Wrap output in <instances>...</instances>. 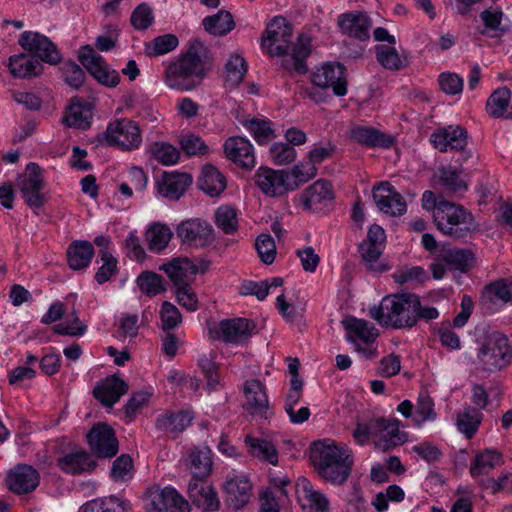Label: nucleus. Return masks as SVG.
I'll use <instances>...</instances> for the list:
<instances>
[{
  "instance_id": "nucleus-1",
  "label": "nucleus",
  "mask_w": 512,
  "mask_h": 512,
  "mask_svg": "<svg viewBox=\"0 0 512 512\" xmlns=\"http://www.w3.org/2000/svg\"><path fill=\"white\" fill-rule=\"evenodd\" d=\"M293 28L283 17H274L268 24L261 38V46L272 57L286 56L282 66L287 71L304 74L308 71L305 59L311 52V40L301 34L297 42L290 47Z\"/></svg>"
},
{
  "instance_id": "nucleus-2",
  "label": "nucleus",
  "mask_w": 512,
  "mask_h": 512,
  "mask_svg": "<svg viewBox=\"0 0 512 512\" xmlns=\"http://www.w3.org/2000/svg\"><path fill=\"white\" fill-rule=\"evenodd\" d=\"M211 66L208 49L199 40H194L186 52L169 63L163 80L171 89L191 91L201 84Z\"/></svg>"
},
{
  "instance_id": "nucleus-3",
  "label": "nucleus",
  "mask_w": 512,
  "mask_h": 512,
  "mask_svg": "<svg viewBox=\"0 0 512 512\" xmlns=\"http://www.w3.org/2000/svg\"><path fill=\"white\" fill-rule=\"evenodd\" d=\"M310 460L319 476L333 485L346 482L353 466L351 452L332 440L314 442L310 448Z\"/></svg>"
},
{
  "instance_id": "nucleus-4",
  "label": "nucleus",
  "mask_w": 512,
  "mask_h": 512,
  "mask_svg": "<svg viewBox=\"0 0 512 512\" xmlns=\"http://www.w3.org/2000/svg\"><path fill=\"white\" fill-rule=\"evenodd\" d=\"M419 305V297L412 293L385 296L378 307L370 309V315L380 325L394 329L415 326L414 313Z\"/></svg>"
},
{
  "instance_id": "nucleus-5",
  "label": "nucleus",
  "mask_w": 512,
  "mask_h": 512,
  "mask_svg": "<svg viewBox=\"0 0 512 512\" xmlns=\"http://www.w3.org/2000/svg\"><path fill=\"white\" fill-rule=\"evenodd\" d=\"M434 222L443 234L455 239L464 238L470 232L473 216L463 206L453 202H441L433 213Z\"/></svg>"
},
{
  "instance_id": "nucleus-6",
  "label": "nucleus",
  "mask_w": 512,
  "mask_h": 512,
  "mask_svg": "<svg viewBox=\"0 0 512 512\" xmlns=\"http://www.w3.org/2000/svg\"><path fill=\"white\" fill-rule=\"evenodd\" d=\"M147 512H190V505L175 489L148 487L143 494Z\"/></svg>"
},
{
  "instance_id": "nucleus-7",
  "label": "nucleus",
  "mask_w": 512,
  "mask_h": 512,
  "mask_svg": "<svg viewBox=\"0 0 512 512\" xmlns=\"http://www.w3.org/2000/svg\"><path fill=\"white\" fill-rule=\"evenodd\" d=\"M98 141H105L109 146H118L123 150L138 148L141 144L139 127L129 119H120L110 123L106 131L98 136Z\"/></svg>"
},
{
  "instance_id": "nucleus-8",
  "label": "nucleus",
  "mask_w": 512,
  "mask_h": 512,
  "mask_svg": "<svg viewBox=\"0 0 512 512\" xmlns=\"http://www.w3.org/2000/svg\"><path fill=\"white\" fill-rule=\"evenodd\" d=\"M512 357L508 339L501 333H492L482 343L478 358L488 371L505 367Z\"/></svg>"
},
{
  "instance_id": "nucleus-9",
  "label": "nucleus",
  "mask_w": 512,
  "mask_h": 512,
  "mask_svg": "<svg viewBox=\"0 0 512 512\" xmlns=\"http://www.w3.org/2000/svg\"><path fill=\"white\" fill-rule=\"evenodd\" d=\"M255 328L256 324L246 318L225 319L210 329V335L224 343L240 345L248 342Z\"/></svg>"
},
{
  "instance_id": "nucleus-10",
  "label": "nucleus",
  "mask_w": 512,
  "mask_h": 512,
  "mask_svg": "<svg viewBox=\"0 0 512 512\" xmlns=\"http://www.w3.org/2000/svg\"><path fill=\"white\" fill-rule=\"evenodd\" d=\"M18 44L31 56L45 63L57 65L61 62V54L56 45L39 32H23L18 39Z\"/></svg>"
},
{
  "instance_id": "nucleus-11",
  "label": "nucleus",
  "mask_w": 512,
  "mask_h": 512,
  "mask_svg": "<svg viewBox=\"0 0 512 512\" xmlns=\"http://www.w3.org/2000/svg\"><path fill=\"white\" fill-rule=\"evenodd\" d=\"M78 59L100 84L110 88L116 87L119 84V73L111 69L103 57L97 54L90 45H85L81 48Z\"/></svg>"
},
{
  "instance_id": "nucleus-12",
  "label": "nucleus",
  "mask_w": 512,
  "mask_h": 512,
  "mask_svg": "<svg viewBox=\"0 0 512 512\" xmlns=\"http://www.w3.org/2000/svg\"><path fill=\"white\" fill-rule=\"evenodd\" d=\"M176 233L182 243L196 248H204L214 240L212 226L199 218L182 221L177 226Z\"/></svg>"
},
{
  "instance_id": "nucleus-13",
  "label": "nucleus",
  "mask_w": 512,
  "mask_h": 512,
  "mask_svg": "<svg viewBox=\"0 0 512 512\" xmlns=\"http://www.w3.org/2000/svg\"><path fill=\"white\" fill-rule=\"evenodd\" d=\"M257 187L270 197L282 196L287 191L296 189V184H288V172L285 170H274L269 167H260L254 175Z\"/></svg>"
},
{
  "instance_id": "nucleus-14",
  "label": "nucleus",
  "mask_w": 512,
  "mask_h": 512,
  "mask_svg": "<svg viewBox=\"0 0 512 512\" xmlns=\"http://www.w3.org/2000/svg\"><path fill=\"white\" fill-rule=\"evenodd\" d=\"M91 451L99 458H111L118 452V440L114 430L105 423H99L87 434Z\"/></svg>"
},
{
  "instance_id": "nucleus-15",
  "label": "nucleus",
  "mask_w": 512,
  "mask_h": 512,
  "mask_svg": "<svg viewBox=\"0 0 512 512\" xmlns=\"http://www.w3.org/2000/svg\"><path fill=\"white\" fill-rule=\"evenodd\" d=\"M373 199L378 209L390 216H401L407 205L400 193L387 181L380 182L373 188Z\"/></svg>"
},
{
  "instance_id": "nucleus-16",
  "label": "nucleus",
  "mask_w": 512,
  "mask_h": 512,
  "mask_svg": "<svg viewBox=\"0 0 512 512\" xmlns=\"http://www.w3.org/2000/svg\"><path fill=\"white\" fill-rule=\"evenodd\" d=\"M373 442L376 448L384 452L403 444L405 435L399 431V421L383 417L374 418Z\"/></svg>"
},
{
  "instance_id": "nucleus-17",
  "label": "nucleus",
  "mask_w": 512,
  "mask_h": 512,
  "mask_svg": "<svg viewBox=\"0 0 512 512\" xmlns=\"http://www.w3.org/2000/svg\"><path fill=\"white\" fill-rule=\"evenodd\" d=\"M344 72L345 67L340 63L324 64L313 73L312 82L321 88L331 87L335 95L344 96L347 92Z\"/></svg>"
},
{
  "instance_id": "nucleus-18",
  "label": "nucleus",
  "mask_w": 512,
  "mask_h": 512,
  "mask_svg": "<svg viewBox=\"0 0 512 512\" xmlns=\"http://www.w3.org/2000/svg\"><path fill=\"white\" fill-rule=\"evenodd\" d=\"M39 479L37 470L32 466L21 464L9 470L5 483L11 492L21 495L35 490L39 484Z\"/></svg>"
},
{
  "instance_id": "nucleus-19",
  "label": "nucleus",
  "mask_w": 512,
  "mask_h": 512,
  "mask_svg": "<svg viewBox=\"0 0 512 512\" xmlns=\"http://www.w3.org/2000/svg\"><path fill=\"white\" fill-rule=\"evenodd\" d=\"M430 141L440 152L464 151L467 146V132L461 126H447L431 134Z\"/></svg>"
},
{
  "instance_id": "nucleus-20",
  "label": "nucleus",
  "mask_w": 512,
  "mask_h": 512,
  "mask_svg": "<svg viewBox=\"0 0 512 512\" xmlns=\"http://www.w3.org/2000/svg\"><path fill=\"white\" fill-rule=\"evenodd\" d=\"M191 502L203 512H212L219 509V499L214 488L205 483L204 479H192L187 488Z\"/></svg>"
},
{
  "instance_id": "nucleus-21",
  "label": "nucleus",
  "mask_w": 512,
  "mask_h": 512,
  "mask_svg": "<svg viewBox=\"0 0 512 512\" xmlns=\"http://www.w3.org/2000/svg\"><path fill=\"white\" fill-rule=\"evenodd\" d=\"M224 152L228 159L244 169L255 166L253 146L249 140L240 136L230 137L225 141Z\"/></svg>"
},
{
  "instance_id": "nucleus-22",
  "label": "nucleus",
  "mask_w": 512,
  "mask_h": 512,
  "mask_svg": "<svg viewBox=\"0 0 512 512\" xmlns=\"http://www.w3.org/2000/svg\"><path fill=\"white\" fill-rule=\"evenodd\" d=\"M333 199L332 186L325 180L314 182L301 195L304 209L313 212L321 211Z\"/></svg>"
},
{
  "instance_id": "nucleus-23",
  "label": "nucleus",
  "mask_w": 512,
  "mask_h": 512,
  "mask_svg": "<svg viewBox=\"0 0 512 512\" xmlns=\"http://www.w3.org/2000/svg\"><path fill=\"white\" fill-rule=\"evenodd\" d=\"M191 184L192 177L188 173L164 172L157 182V190L169 200H179Z\"/></svg>"
},
{
  "instance_id": "nucleus-24",
  "label": "nucleus",
  "mask_w": 512,
  "mask_h": 512,
  "mask_svg": "<svg viewBox=\"0 0 512 512\" xmlns=\"http://www.w3.org/2000/svg\"><path fill=\"white\" fill-rule=\"evenodd\" d=\"M338 25L343 34L360 41L369 39L371 20L366 13L350 12L339 17Z\"/></svg>"
},
{
  "instance_id": "nucleus-25",
  "label": "nucleus",
  "mask_w": 512,
  "mask_h": 512,
  "mask_svg": "<svg viewBox=\"0 0 512 512\" xmlns=\"http://www.w3.org/2000/svg\"><path fill=\"white\" fill-rule=\"evenodd\" d=\"M176 288L190 285L198 272V267L188 258H176L160 267Z\"/></svg>"
},
{
  "instance_id": "nucleus-26",
  "label": "nucleus",
  "mask_w": 512,
  "mask_h": 512,
  "mask_svg": "<svg viewBox=\"0 0 512 512\" xmlns=\"http://www.w3.org/2000/svg\"><path fill=\"white\" fill-rule=\"evenodd\" d=\"M297 494L305 512H328V499L320 491L315 490L306 478L298 480Z\"/></svg>"
},
{
  "instance_id": "nucleus-27",
  "label": "nucleus",
  "mask_w": 512,
  "mask_h": 512,
  "mask_svg": "<svg viewBox=\"0 0 512 512\" xmlns=\"http://www.w3.org/2000/svg\"><path fill=\"white\" fill-rule=\"evenodd\" d=\"M245 402L243 409L252 417L267 419L269 400L264 386H244Z\"/></svg>"
},
{
  "instance_id": "nucleus-28",
  "label": "nucleus",
  "mask_w": 512,
  "mask_h": 512,
  "mask_svg": "<svg viewBox=\"0 0 512 512\" xmlns=\"http://www.w3.org/2000/svg\"><path fill=\"white\" fill-rule=\"evenodd\" d=\"M227 494L226 502L235 510L244 507L251 496L252 485L244 476H236L228 479L224 485Z\"/></svg>"
},
{
  "instance_id": "nucleus-29",
  "label": "nucleus",
  "mask_w": 512,
  "mask_h": 512,
  "mask_svg": "<svg viewBox=\"0 0 512 512\" xmlns=\"http://www.w3.org/2000/svg\"><path fill=\"white\" fill-rule=\"evenodd\" d=\"M352 140L368 147L389 148L394 144V138L369 126H353L349 130Z\"/></svg>"
},
{
  "instance_id": "nucleus-30",
  "label": "nucleus",
  "mask_w": 512,
  "mask_h": 512,
  "mask_svg": "<svg viewBox=\"0 0 512 512\" xmlns=\"http://www.w3.org/2000/svg\"><path fill=\"white\" fill-rule=\"evenodd\" d=\"M192 419L193 415L188 411H166L158 416L155 427L161 432L177 436L191 424Z\"/></svg>"
},
{
  "instance_id": "nucleus-31",
  "label": "nucleus",
  "mask_w": 512,
  "mask_h": 512,
  "mask_svg": "<svg viewBox=\"0 0 512 512\" xmlns=\"http://www.w3.org/2000/svg\"><path fill=\"white\" fill-rule=\"evenodd\" d=\"M187 467L192 472L193 479H205L212 471L211 450L207 446L193 447L188 452Z\"/></svg>"
},
{
  "instance_id": "nucleus-32",
  "label": "nucleus",
  "mask_w": 512,
  "mask_h": 512,
  "mask_svg": "<svg viewBox=\"0 0 512 512\" xmlns=\"http://www.w3.org/2000/svg\"><path fill=\"white\" fill-rule=\"evenodd\" d=\"M57 464L63 471L71 474L90 472L96 467V461L85 450L68 453L59 458Z\"/></svg>"
},
{
  "instance_id": "nucleus-33",
  "label": "nucleus",
  "mask_w": 512,
  "mask_h": 512,
  "mask_svg": "<svg viewBox=\"0 0 512 512\" xmlns=\"http://www.w3.org/2000/svg\"><path fill=\"white\" fill-rule=\"evenodd\" d=\"M43 65L37 58L24 53L9 58V70L14 77L31 78L43 72Z\"/></svg>"
},
{
  "instance_id": "nucleus-34",
  "label": "nucleus",
  "mask_w": 512,
  "mask_h": 512,
  "mask_svg": "<svg viewBox=\"0 0 512 512\" xmlns=\"http://www.w3.org/2000/svg\"><path fill=\"white\" fill-rule=\"evenodd\" d=\"M66 255L69 267L81 270L90 264L94 256V247L89 241L76 240L69 245Z\"/></svg>"
},
{
  "instance_id": "nucleus-35",
  "label": "nucleus",
  "mask_w": 512,
  "mask_h": 512,
  "mask_svg": "<svg viewBox=\"0 0 512 512\" xmlns=\"http://www.w3.org/2000/svg\"><path fill=\"white\" fill-rule=\"evenodd\" d=\"M503 455L496 449L487 448L475 454L469 473L472 477L488 474L495 467L503 464Z\"/></svg>"
},
{
  "instance_id": "nucleus-36",
  "label": "nucleus",
  "mask_w": 512,
  "mask_h": 512,
  "mask_svg": "<svg viewBox=\"0 0 512 512\" xmlns=\"http://www.w3.org/2000/svg\"><path fill=\"white\" fill-rule=\"evenodd\" d=\"M439 259L450 270H458L462 273L472 268L475 257L468 249H442Z\"/></svg>"
},
{
  "instance_id": "nucleus-37",
  "label": "nucleus",
  "mask_w": 512,
  "mask_h": 512,
  "mask_svg": "<svg viewBox=\"0 0 512 512\" xmlns=\"http://www.w3.org/2000/svg\"><path fill=\"white\" fill-rule=\"evenodd\" d=\"M460 172L451 167L441 166L434 175L436 185L446 195H453L467 189L466 183L460 178Z\"/></svg>"
},
{
  "instance_id": "nucleus-38",
  "label": "nucleus",
  "mask_w": 512,
  "mask_h": 512,
  "mask_svg": "<svg viewBox=\"0 0 512 512\" xmlns=\"http://www.w3.org/2000/svg\"><path fill=\"white\" fill-rule=\"evenodd\" d=\"M244 443L248 448L249 455L262 461H268L272 465H277V450L271 442L247 434Z\"/></svg>"
},
{
  "instance_id": "nucleus-39",
  "label": "nucleus",
  "mask_w": 512,
  "mask_h": 512,
  "mask_svg": "<svg viewBox=\"0 0 512 512\" xmlns=\"http://www.w3.org/2000/svg\"><path fill=\"white\" fill-rule=\"evenodd\" d=\"M92 111L89 104H82L78 98H72L68 111L64 117V123L68 127L86 130L91 125Z\"/></svg>"
},
{
  "instance_id": "nucleus-40",
  "label": "nucleus",
  "mask_w": 512,
  "mask_h": 512,
  "mask_svg": "<svg viewBox=\"0 0 512 512\" xmlns=\"http://www.w3.org/2000/svg\"><path fill=\"white\" fill-rule=\"evenodd\" d=\"M198 185L206 194L211 197H216L226 188V180L213 165L207 164L203 167Z\"/></svg>"
},
{
  "instance_id": "nucleus-41",
  "label": "nucleus",
  "mask_w": 512,
  "mask_h": 512,
  "mask_svg": "<svg viewBox=\"0 0 512 512\" xmlns=\"http://www.w3.org/2000/svg\"><path fill=\"white\" fill-rule=\"evenodd\" d=\"M345 330L348 332V340L354 342L353 336L361 339L365 344L373 342L378 336L376 328L367 321L354 317L342 321Z\"/></svg>"
},
{
  "instance_id": "nucleus-42",
  "label": "nucleus",
  "mask_w": 512,
  "mask_h": 512,
  "mask_svg": "<svg viewBox=\"0 0 512 512\" xmlns=\"http://www.w3.org/2000/svg\"><path fill=\"white\" fill-rule=\"evenodd\" d=\"M482 418L483 415L477 408L468 406L458 413L456 426L467 439H471L476 434Z\"/></svg>"
},
{
  "instance_id": "nucleus-43",
  "label": "nucleus",
  "mask_w": 512,
  "mask_h": 512,
  "mask_svg": "<svg viewBox=\"0 0 512 512\" xmlns=\"http://www.w3.org/2000/svg\"><path fill=\"white\" fill-rule=\"evenodd\" d=\"M203 25L210 34L223 36L234 28L235 23L230 12L221 10L215 15L204 18Z\"/></svg>"
},
{
  "instance_id": "nucleus-44",
  "label": "nucleus",
  "mask_w": 512,
  "mask_h": 512,
  "mask_svg": "<svg viewBox=\"0 0 512 512\" xmlns=\"http://www.w3.org/2000/svg\"><path fill=\"white\" fill-rule=\"evenodd\" d=\"M16 186L21 193L31 190H42L44 180L39 165L34 162L29 163L26 166L25 172L17 178Z\"/></svg>"
},
{
  "instance_id": "nucleus-45",
  "label": "nucleus",
  "mask_w": 512,
  "mask_h": 512,
  "mask_svg": "<svg viewBox=\"0 0 512 512\" xmlns=\"http://www.w3.org/2000/svg\"><path fill=\"white\" fill-rule=\"evenodd\" d=\"M173 233L171 229L161 223H154L146 231V241L151 251L159 252L167 247Z\"/></svg>"
},
{
  "instance_id": "nucleus-46",
  "label": "nucleus",
  "mask_w": 512,
  "mask_h": 512,
  "mask_svg": "<svg viewBox=\"0 0 512 512\" xmlns=\"http://www.w3.org/2000/svg\"><path fill=\"white\" fill-rule=\"evenodd\" d=\"M511 95V90L506 86L493 91L486 103V111L489 116L495 119L504 117V113L510 103Z\"/></svg>"
},
{
  "instance_id": "nucleus-47",
  "label": "nucleus",
  "mask_w": 512,
  "mask_h": 512,
  "mask_svg": "<svg viewBox=\"0 0 512 512\" xmlns=\"http://www.w3.org/2000/svg\"><path fill=\"white\" fill-rule=\"evenodd\" d=\"M247 72V64L243 57L233 54L225 65V83L227 86L235 88L242 81Z\"/></svg>"
},
{
  "instance_id": "nucleus-48",
  "label": "nucleus",
  "mask_w": 512,
  "mask_h": 512,
  "mask_svg": "<svg viewBox=\"0 0 512 512\" xmlns=\"http://www.w3.org/2000/svg\"><path fill=\"white\" fill-rule=\"evenodd\" d=\"M383 248V246L364 241L359 245V252L368 270L374 273H382L386 270L385 265L378 263Z\"/></svg>"
},
{
  "instance_id": "nucleus-49",
  "label": "nucleus",
  "mask_w": 512,
  "mask_h": 512,
  "mask_svg": "<svg viewBox=\"0 0 512 512\" xmlns=\"http://www.w3.org/2000/svg\"><path fill=\"white\" fill-rule=\"evenodd\" d=\"M483 299L492 303L512 302V283L506 280H499L487 285L483 290Z\"/></svg>"
},
{
  "instance_id": "nucleus-50",
  "label": "nucleus",
  "mask_w": 512,
  "mask_h": 512,
  "mask_svg": "<svg viewBox=\"0 0 512 512\" xmlns=\"http://www.w3.org/2000/svg\"><path fill=\"white\" fill-rule=\"evenodd\" d=\"M178 43V38L174 34L161 35L145 45V53L149 57L160 56L173 51Z\"/></svg>"
},
{
  "instance_id": "nucleus-51",
  "label": "nucleus",
  "mask_w": 512,
  "mask_h": 512,
  "mask_svg": "<svg viewBox=\"0 0 512 512\" xmlns=\"http://www.w3.org/2000/svg\"><path fill=\"white\" fill-rule=\"evenodd\" d=\"M375 49L377 60L384 68L399 70L407 65L406 59H402L394 47L378 45Z\"/></svg>"
},
{
  "instance_id": "nucleus-52",
  "label": "nucleus",
  "mask_w": 512,
  "mask_h": 512,
  "mask_svg": "<svg viewBox=\"0 0 512 512\" xmlns=\"http://www.w3.org/2000/svg\"><path fill=\"white\" fill-rule=\"evenodd\" d=\"M128 503L121 501L116 496H110L104 499H95L86 503L82 512H123Z\"/></svg>"
},
{
  "instance_id": "nucleus-53",
  "label": "nucleus",
  "mask_w": 512,
  "mask_h": 512,
  "mask_svg": "<svg viewBox=\"0 0 512 512\" xmlns=\"http://www.w3.org/2000/svg\"><path fill=\"white\" fill-rule=\"evenodd\" d=\"M137 284L140 290L147 296H155L164 292L163 277L155 272H142L137 278Z\"/></svg>"
},
{
  "instance_id": "nucleus-54",
  "label": "nucleus",
  "mask_w": 512,
  "mask_h": 512,
  "mask_svg": "<svg viewBox=\"0 0 512 512\" xmlns=\"http://www.w3.org/2000/svg\"><path fill=\"white\" fill-rule=\"evenodd\" d=\"M215 223L226 234H232L238 229L236 210L231 206H221L215 212Z\"/></svg>"
},
{
  "instance_id": "nucleus-55",
  "label": "nucleus",
  "mask_w": 512,
  "mask_h": 512,
  "mask_svg": "<svg viewBox=\"0 0 512 512\" xmlns=\"http://www.w3.org/2000/svg\"><path fill=\"white\" fill-rule=\"evenodd\" d=\"M127 386H95L93 396L104 406L111 408L127 392Z\"/></svg>"
},
{
  "instance_id": "nucleus-56",
  "label": "nucleus",
  "mask_w": 512,
  "mask_h": 512,
  "mask_svg": "<svg viewBox=\"0 0 512 512\" xmlns=\"http://www.w3.org/2000/svg\"><path fill=\"white\" fill-rule=\"evenodd\" d=\"M244 125L260 145L268 143L273 135V129L269 121L252 119L246 121Z\"/></svg>"
},
{
  "instance_id": "nucleus-57",
  "label": "nucleus",
  "mask_w": 512,
  "mask_h": 512,
  "mask_svg": "<svg viewBox=\"0 0 512 512\" xmlns=\"http://www.w3.org/2000/svg\"><path fill=\"white\" fill-rule=\"evenodd\" d=\"M115 481H126L133 476V460L128 454H122L115 459L111 469Z\"/></svg>"
},
{
  "instance_id": "nucleus-58",
  "label": "nucleus",
  "mask_w": 512,
  "mask_h": 512,
  "mask_svg": "<svg viewBox=\"0 0 512 512\" xmlns=\"http://www.w3.org/2000/svg\"><path fill=\"white\" fill-rule=\"evenodd\" d=\"M255 248L263 263L268 265L273 263L276 256V245L270 235H259L255 242Z\"/></svg>"
},
{
  "instance_id": "nucleus-59",
  "label": "nucleus",
  "mask_w": 512,
  "mask_h": 512,
  "mask_svg": "<svg viewBox=\"0 0 512 512\" xmlns=\"http://www.w3.org/2000/svg\"><path fill=\"white\" fill-rule=\"evenodd\" d=\"M154 16L151 7L142 3L131 14L130 23L137 30H146L153 23Z\"/></svg>"
},
{
  "instance_id": "nucleus-60",
  "label": "nucleus",
  "mask_w": 512,
  "mask_h": 512,
  "mask_svg": "<svg viewBox=\"0 0 512 512\" xmlns=\"http://www.w3.org/2000/svg\"><path fill=\"white\" fill-rule=\"evenodd\" d=\"M152 154L163 165H172L179 159V151L171 144L156 142L152 146Z\"/></svg>"
},
{
  "instance_id": "nucleus-61",
  "label": "nucleus",
  "mask_w": 512,
  "mask_h": 512,
  "mask_svg": "<svg viewBox=\"0 0 512 512\" xmlns=\"http://www.w3.org/2000/svg\"><path fill=\"white\" fill-rule=\"evenodd\" d=\"M162 329L165 331L176 328L182 321V315L178 308L170 302L165 301L160 311Z\"/></svg>"
},
{
  "instance_id": "nucleus-62",
  "label": "nucleus",
  "mask_w": 512,
  "mask_h": 512,
  "mask_svg": "<svg viewBox=\"0 0 512 512\" xmlns=\"http://www.w3.org/2000/svg\"><path fill=\"white\" fill-rule=\"evenodd\" d=\"M270 156L274 164L287 165L295 160L296 151L288 143H274L270 147Z\"/></svg>"
},
{
  "instance_id": "nucleus-63",
  "label": "nucleus",
  "mask_w": 512,
  "mask_h": 512,
  "mask_svg": "<svg viewBox=\"0 0 512 512\" xmlns=\"http://www.w3.org/2000/svg\"><path fill=\"white\" fill-rule=\"evenodd\" d=\"M317 173V168L314 164L306 163V164H298L293 167L291 173H288V184L294 185L296 184V189L300 184L309 181L311 178L315 177Z\"/></svg>"
},
{
  "instance_id": "nucleus-64",
  "label": "nucleus",
  "mask_w": 512,
  "mask_h": 512,
  "mask_svg": "<svg viewBox=\"0 0 512 512\" xmlns=\"http://www.w3.org/2000/svg\"><path fill=\"white\" fill-rule=\"evenodd\" d=\"M63 77L65 82L74 89H79L85 81V72L75 62L69 61L63 65Z\"/></svg>"
}]
</instances>
